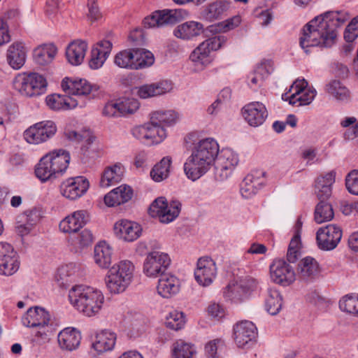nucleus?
<instances>
[{
  "instance_id": "13d9d810",
  "label": "nucleus",
  "mask_w": 358,
  "mask_h": 358,
  "mask_svg": "<svg viewBox=\"0 0 358 358\" xmlns=\"http://www.w3.org/2000/svg\"><path fill=\"white\" fill-rule=\"evenodd\" d=\"M166 200L164 197H159L156 199L150 206L148 213L150 216L155 217L161 216L164 208L166 207Z\"/></svg>"
},
{
  "instance_id": "e433bc0d",
  "label": "nucleus",
  "mask_w": 358,
  "mask_h": 358,
  "mask_svg": "<svg viewBox=\"0 0 358 358\" xmlns=\"http://www.w3.org/2000/svg\"><path fill=\"white\" fill-rule=\"evenodd\" d=\"M230 1L217 0L208 4L202 12L203 17L208 21L219 20L228 11Z\"/></svg>"
},
{
  "instance_id": "aec40b11",
  "label": "nucleus",
  "mask_w": 358,
  "mask_h": 358,
  "mask_svg": "<svg viewBox=\"0 0 358 358\" xmlns=\"http://www.w3.org/2000/svg\"><path fill=\"white\" fill-rule=\"evenodd\" d=\"M308 86V82L305 79L296 80L291 86L289 91H294L289 98V103L291 105H295L299 103V106H306L310 104L316 96L315 89H308L302 95L299 94L305 90Z\"/></svg>"
},
{
  "instance_id": "f03ea898",
  "label": "nucleus",
  "mask_w": 358,
  "mask_h": 358,
  "mask_svg": "<svg viewBox=\"0 0 358 358\" xmlns=\"http://www.w3.org/2000/svg\"><path fill=\"white\" fill-rule=\"evenodd\" d=\"M218 153L219 145L214 139L201 140L184 164V171L187 178L196 180L201 177L215 162Z\"/></svg>"
},
{
  "instance_id": "09e8293b",
  "label": "nucleus",
  "mask_w": 358,
  "mask_h": 358,
  "mask_svg": "<svg viewBox=\"0 0 358 358\" xmlns=\"http://www.w3.org/2000/svg\"><path fill=\"white\" fill-rule=\"evenodd\" d=\"M196 354L194 345L179 341L174 345L172 358H196Z\"/></svg>"
},
{
  "instance_id": "864d4df0",
  "label": "nucleus",
  "mask_w": 358,
  "mask_h": 358,
  "mask_svg": "<svg viewBox=\"0 0 358 358\" xmlns=\"http://www.w3.org/2000/svg\"><path fill=\"white\" fill-rule=\"evenodd\" d=\"M185 324V315L182 312L171 311L166 318L165 324L170 329L178 331L184 327Z\"/></svg>"
},
{
  "instance_id": "0eeeda50",
  "label": "nucleus",
  "mask_w": 358,
  "mask_h": 358,
  "mask_svg": "<svg viewBox=\"0 0 358 358\" xmlns=\"http://www.w3.org/2000/svg\"><path fill=\"white\" fill-rule=\"evenodd\" d=\"M258 281L250 276L241 278L236 283L229 284L223 292L224 297L231 303L238 304L247 300L257 289Z\"/></svg>"
},
{
  "instance_id": "0e129e2a",
  "label": "nucleus",
  "mask_w": 358,
  "mask_h": 358,
  "mask_svg": "<svg viewBox=\"0 0 358 358\" xmlns=\"http://www.w3.org/2000/svg\"><path fill=\"white\" fill-rule=\"evenodd\" d=\"M64 103L63 95L55 94L46 97V103L52 110H64Z\"/></svg>"
},
{
  "instance_id": "69168bd1",
  "label": "nucleus",
  "mask_w": 358,
  "mask_h": 358,
  "mask_svg": "<svg viewBox=\"0 0 358 358\" xmlns=\"http://www.w3.org/2000/svg\"><path fill=\"white\" fill-rule=\"evenodd\" d=\"M102 114L107 117H118L120 110L117 101H109L103 108Z\"/></svg>"
},
{
  "instance_id": "c756f323",
  "label": "nucleus",
  "mask_w": 358,
  "mask_h": 358,
  "mask_svg": "<svg viewBox=\"0 0 358 358\" xmlns=\"http://www.w3.org/2000/svg\"><path fill=\"white\" fill-rule=\"evenodd\" d=\"M57 178L66 171L70 162V155L64 150H53L46 155Z\"/></svg>"
},
{
  "instance_id": "2f4dec72",
  "label": "nucleus",
  "mask_w": 358,
  "mask_h": 358,
  "mask_svg": "<svg viewBox=\"0 0 358 358\" xmlns=\"http://www.w3.org/2000/svg\"><path fill=\"white\" fill-rule=\"evenodd\" d=\"M132 196L133 190L129 186L120 185L108 193L104 201L108 206H115L129 201Z\"/></svg>"
},
{
  "instance_id": "a18cd8bd",
  "label": "nucleus",
  "mask_w": 358,
  "mask_h": 358,
  "mask_svg": "<svg viewBox=\"0 0 358 358\" xmlns=\"http://www.w3.org/2000/svg\"><path fill=\"white\" fill-rule=\"evenodd\" d=\"M48 160V157L45 155L41 159L35 169L36 177L42 182L57 178L55 171L52 170V166Z\"/></svg>"
},
{
  "instance_id": "4d7b16f0",
  "label": "nucleus",
  "mask_w": 358,
  "mask_h": 358,
  "mask_svg": "<svg viewBox=\"0 0 358 358\" xmlns=\"http://www.w3.org/2000/svg\"><path fill=\"white\" fill-rule=\"evenodd\" d=\"M41 217L40 211L34 208L30 210H27L22 215L19 216L18 222H24L29 224V226L33 227L39 222Z\"/></svg>"
},
{
  "instance_id": "bf43d9fd",
  "label": "nucleus",
  "mask_w": 358,
  "mask_h": 358,
  "mask_svg": "<svg viewBox=\"0 0 358 358\" xmlns=\"http://www.w3.org/2000/svg\"><path fill=\"white\" fill-rule=\"evenodd\" d=\"M358 36V15L354 17L347 26L344 32L346 42H353Z\"/></svg>"
},
{
  "instance_id": "338daca9",
  "label": "nucleus",
  "mask_w": 358,
  "mask_h": 358,
  "mask_svg": "<svg viewBox=\"0 0 358 358\" xmlns=\"http://www.w3.org/2000/svg\"><path fill=\"white\" fill-rule=\"evenodd\" d=\"M76 238L78 243L81 247H85L90 245L93 241V234L90 229H84L78 234H77Z\"/></svg>"
},
{
  "instance_id": "473e14b6",
  "label": "nucleus",
  "mask_w": 358,
  "mask_h": 358,
  "mask_svg": "<svg viewBox=\"0 0 358 358\" xmlns=\"http://www.w3.org/2000/svg\"><path fill=\"white\" fill-rule=\"evenodd\" d=\"M116 334L113 331L104 329L97 333L95 341L92 343V348L98 353H103L112 350L115 345Z\"/></svg>"
},
{
  "instance_id": "052dcab7",
  "label": "nucleus",
  "mask_w": 358,
  "mask_h": 358,
  "mask_svg": "<svg viewBox=\"0 0 358 358\" xmlns=\"http://www.w3.org/2000/svg\"><path fill=\"white\" fill-rule=\"evenodd\" d=\"M345 186L350 193L355 195H358L357 170H353L348 174L345 178Z\"/></svg>"
},
{
  "instance_id": "680f3d73",
  "label": "nucleus",
  "mask_w": 358,
  "mask_h": 358,
  "mask_svg": "<svg viewBox=\"0 0 358 358\" xmlns=\"http://www.w3.org/2000/svg\"><path fill=\"white\" fill-rule=\"evenodd\" d=\"M358 297L352 295H346L343 297L339 301V308L342 311L352 313L355 312L356 307V302Z\"/></svg>"
},
{
  "instance_id": "ddd939ff",
  "label": "nucleus",
  "mask_w": 358,
  "mask_h": 358,
  "mask_svg": "<svg viewBox=\"0 0 358 358\" xmlns=\"http://www.w3.org/2000/svg\"><path fill=\"white\" fill-rule=\"evenodd\" d=\"M182 9L157 10L143 20L145 28L162 27L176 24L182 17Z\"/></svg>"
},
{
  "instance_id": "dca6fc26",
  "label": "nucleus",
  "mask_w": 358,
  "mask_h": 358,
  "mask_svg": "<svg viewBox=\"0 0 358 358\" xmlns=\"http://www.w3.org/2000/svg\"><path fill=\"white\" fill-rule=\"evenodd\" d=\"M90 187L88 180L84 176L69 178L60 185L62 194L71 200H75L84 195Z\"/></svg>"
},
{
  "instance_id": "2eb2a0df",
  "label": "nucleus",
  "mask_w": 358,
  "mask_h": 358,
  "mask_svg": "<svg viewBox=\"0 0 358 358\" xmlns=\"http://www.w3.org/2000/svg\"><path fill=\"white\" fill-rule=\"evenodd\" d=\"M216 157L215 175L220 180H225L238 164V156L230 149H223Z\"/></svg>"
},
{
  "instance_id": "e2e57ef3",
  "label": "nucleus",
  "mask_w": 358,
  "mask_h": 358,
  "mask_svg": "<svg viewBox=\"0 0 358 358\" xmlns=\"http://www.w3.org/2000/svg\"><path fill=\"white\" fill-rule=\"evenodd\" d=\"M221 339L209 341L205 346V353L207 358H218V350L222 345Z\"/></svg>"
},
{
  "instance_id": "412c9836",
  "label": "nucleus",
  "mask_w": 358,
  "mask_h": 358,
  "mask_svg": "<svg viewBox=\"0 0 358 358\" xmlns=\"http://www.w3.org/2000/svg\"><path fill=\"white\" fill-rule=\"evenodd\" d=\"M113 231L118 238L131 242L141 236L142 228L136 222L122 220L114 224Z\"/></svg>"
},
{
  "instance_id": "603ef678",
  "label": "nucleus",
  "mask_w": 358,
  "mask_h": 358,
  "mask_svg": "<svg viewBox=\"0 0 358 358\" xmlns=\"http://www.w3.org/2000/svg\"><path fill=\"white\" fill-rule=\"evenodd\" d=\"M259 184L253 175H248L241 185L240 192L242 196L245 199L251 198L257 192L258 188L257 185Z\"/></svg>"
},
{
  "instance_id": "6ab92c4d",
  "label": "nucleus",
  "mask_w": 358,
  "mask_h": 358,
  "mask_svg": "<svg viewBox=\"0 0 358 358\" xmlns=\"http://www.w3.org/2000/svg\"><path fill=\"white\" fill-rule=\"evenodd\" d=\"M257 334L255 325L248 320L238 322L234 327V338L238 348L253 343Z\"/></svg>"
},
{
  "instance_id": "5fc2aeb1",
  "label": "nucleus",
  "mask_w": 358,
  "mask_h": 358,
  "mask_svg": "<svg viewBox=\"0 0 358 358\" xmlns=\"http://www.w3.org/2000/svg\"><path fill=\"white\" fill-rule=\"evenodd\" d=\"M268 74L269 72L265 66L262 64L257 66L255 71L248 77V79H250V87L254 89L261 87Z\"/></svg>"
},
{
  "instance_id": "b1692460",
  "label": "nucleus",
  "mask_w": 358,
  "mask_h": 358,
  "mask_svg": "<svg viewBox=\"0 0 358 358\" xmlns=\"http://www.w3.org/2000/svg\"><path fill=\"white\" fill-rule=\"evenodd\" d=\"M172 90V84L168 80H162L137 87V95L141 99H148L164 94Z\"/></svg>"
},
{
  "instance_id": "a878e982",
  "label": "nucleus",
  "mask_w": 358,
  "mask_h": 358,
  "mask_svg": "<svg viewBox=\"0 0 358 358\" xmlns=\"http://www.w3.org/2000/svg\"><path fill=\"white\" fill-rule=\"evenodd\" d=\"M336 172L331 171L324 176H319L315 180V191L317 199L327 201L331 195V187L335 182Z\"/></svg>"
},
{
  "instance_id": "bb28decb",
  "label": "nucleus",
  "mask_w": 358,
  "mask_h": 358,
  "mask_svg": "<svg viewBox=\"0 0 358 358\" xmlns=\"http://www.w3.org/2000/svg\"><path fill=\"white\" fill-rule=\"evenodd\" d=\"M57 341L62 350L73 351L79 346L81 334L75 328H65L59 333Z\"/></svg>"
},
{
  "instance_id": "c85d7f7f",
  "label": "nucleus",
  "mask_w": 358,
  "mask_h": 358,
  "mask_svg": "<svg viewBox=\"0 0 358 358\" xmlns=\"http://www.w3.org/2000/svg\"><path fill=\"white\" fill-rule=\"evenodd\" d=\"M86 212L78 210L66 217L59 223V229L65 233L76 234L87 222Z\"/></svg>"
},
{
  "instance_id": "423d86ee",
  "label": "nucleus",
  "mask_w": 358,
  "mask_h": 358,
  "mask_svg": "<svg viewBox=\"0 0 358 358\" xmlns=\"http://www.w3.org/2000/svg\"><path fill=\"white\" fill-rule=\"evenodd\" d=\"M13 85L22 95L29 97L44 94L47 88L45 78L37 73L20 74L15 78Z\"/></svg>"
},
{
  "instance_id": "6e6d98bb",
  "label": "nucleus",
  "mask_w": 358,
  "mask_h": 358,
  "mask_svg": "<svg viewBox=\"0 0 358 358\" xmlns=\"http://www.w3.org/2000/svg\"><path fill=\"white\" fill-rule=\"evenodd\" d=\"M117 102L120 116L133 114L139 108V103L135 99H126Z\"/></svg>"
},
{
  "instance_id": "de8ad7c7",
  "label": "nucleus",
  "mask_w": 358,
  "mask_h": 358,
  "mask_svg": "<svg viewBox=\"0 0 358 358\" xmlns=\"http://www.w3.org/2000/svg\"><path fill=\"white\" fill-rule=\"evenodd\" d=\"M150 120L153 124H158L165 128L176 122L177 115L173 110L155 111L151 114Z\"/></svg>"
},
{
  "instance_id": "20e7f679",
  "label": "nucleus",
  "mask_w": 358,
  "mask_h": 358,
  "mask_svg": "<svg viewBox=\"0 0 358 358\" xmlns=\"http://www.w3.org/2000/svg\"><path fill=\"white\" fill-rule=\"evenodd\" d=\"M134 271V266L129 260L115 264L109 268L105 278L107 289L113 294L124 292L131 282Z\"/></svg>"
},
{
  "instance_id": "49530a36",
  "label": "nucleus",
  "mask_w": 358,
  "mask_h": 358,
  "mask_svg": "<svg viewBox=\"0 0 358 358\" xmlns=\"http://www.w3.org/2000/svg\"><path fill=\"white\" fill-rule=\"evenodd\" d=\"M327 90L329 94L339 101H348L350 98L349 90L343 85L339 80H332L327 86Z\"/></svg>"
},
{
  "instance_id": "7c9ffc66",
  "label": "nucleus",
  "mask_w": 358,
  "mask_h": 358,
  "mask_svg": "<svg viewBox=\"0 0 358 358\" xmlns=\"http://www.w3.org/2000/svg\"><path fill=\"white\" fill-rule=\"evenodd\" d=\"M57 178L66 171L70 162V155L64 150H53L46 155Z\"/></svg>"
},
{
  "instance_id": "58836bf2",
  "label": "nucleus",
  "mask_w": 358,
  "mask_h": 358,
  "mask_svg": "<svg viewBox=\"0 0 358 358\" xmlns=\"http://www.w3.org/2000/svg\"><path fill=\"white\" fill-rule=\"evenodd\" d=\"M298 275L303 280H311L319 272V265L317 261L310 257L303 258L298 264Z\"/></svg>"
},
{
  "instance_id": "37998d69",
  "label": "nucleus",
  "mask_w": 358,
  "mask_h": 358,
  "mask_svg": "<svg viewBox=\"0 0 358 358\" xmlns=\"http://www.w3.org/2000/svg\"><path fill=\"white\" fill-rule=\"evenodd\" d=\"M334 212L332 205L327 201L321 200L315 208L314 219L318 224L331 220L334 218Z\"/></svg>"
},
{
  "instance_id": "3c124183",
  "label": "nucleus",
  "mask_w": 358,
  "mask_h": 358,
  "mask_svg": "<svg viewBox=\"0 0 358 358\" xmlns=\"http://www.w3.org/2000/svg\"><path fill=\"white\" fill-rule=\"evenodd\" d=\"M180 210L181 203L178 201H172L169 204H166V207L159 217V221L162 223L172 222L179 215Z\"/></svg>"
},
{
  "instance_id": "9b49d317",
  "label": "nucleus",
  "mask_w": 358,
  "mask_h": 358,
  "mask_svg": "<svg viewBox=\"0 0 358 358\" xmlns=\"http://www.w3.org/2000/svg\"><path fill=\"white\" fill-rule=\"evenodd\" d=\"M19 268L18 255L13 245L7 242H0V275L11 276Z\"/></svg>"
},
{
  "instance_id": "ea45409f",
  "label": "nucleus",
  "mask_w": 358,
  "mask_h": 358,
  "mask_svg": "<svg viewBox=\"0 0 358 358\" xmlns=\"http://www.w3.org/2000/svg\"><path fill=\"white\" fill-rule=\"evenodd\" d=\"M94 262L101 268H108L111 263L112 249L105 241L100 242L94 247Z\"/></svg>"
},
{
  "instance_id": "79ce46f5",
  "label": "nucleus",
  "mask_w": 358,
  "mask_h": 358,
  "mask_svg": "<svg viewBox=\"0 0 358 358\" xmlns=\"http://www.w3.org/2000/svg\"><path fill=\"white\" fill-rule=\"evenodd\" d=\"M282 296L277 289H268L265 299V308L266 311L272 315L278 313L282 308Z\"/></svg>"
},
{
  "instance_id": "1a4fd4ad",
  "label": "nucleus",
  "mask_w": 358,
  "mask_h": 358,
  "mask_svg": "<svg viewBox=\"0 0 358 358\" xmlns=\"http://www.w3.org/2000/svg\"><path fill=\"white\" fill-rule=\"evenodd\" d=\"M169 255L161 251L149 252L144 260L143 273L149 278H157L166 273L171 265Z\"/></svg>"
},
{
  "instance_id": "9d476101",
  "label": "nucleus",
  "mask_w": 358,
  "mask_h": 358,
  "mask_svg": "<svg viewBox=\"0 0 358 358\" xmlns=\"http://www.w3.org/2000/svg\"><path fill=\"white\" fill-rule=\"evenodd\" d=\"M57 127L52 121H42L29 127L24 132V138L31 144H39L47 141L55 136Z\"/></svg>"
},
{
  "instance_id": "c03bdc74",
  "label": "nucleus",
  "mask_w": 358,
  "mask_h": 358,
  "mask_svg": "<svg viewBox=\"0 0 358 358\" xmlns=\"http://www.w3.org/2000/svg\"><path fill=\"white\" fill-rule=\"evenodd\" d=\"M146 144L153 145L162 142L166 137L165 128L158 124H153L152 120L148 122Z\"/></svg>"
},
{
  "instance_id": "a19ab883",
  "label": "nucleus",
  "mask_w": 358,
  "mask_h": 358,
  "mask_svg": "<svg viewBox=\"0 0 358 358\" xmlns=\"http://www.w3.org/2000/svg\"><path fill=\"white\" fill-rule=\"evenodd\" d=\"M123 171L120 165L108 167L103 172L101 178L100 185L103 187H108L120 182L122 179Z\"/></svg>"
},
{
  "instance_id": "8fccbe9b",
  "label": "nucleus",
  "mask_w": 358,
  "mask_h": 358,
  "mask_svg": "<svg viewBox=\"0 0 358 358\" xmlns=\"http://www.w3.org/2000/svg\"><path fill=\"white\" fill-rule=\"evenodd\" d=\"M171 163V160L169 157H164L150 171L152 178L156 182H160L166 178L169 173Z\"/></svg>"
},
{
  "instance_id": "7ed1b4c3",
  "label": "nucleus",
  "mask_w": 358,
  "mask_h": 358,
  "mask_svg": "<svg viewBox=\"0 0 358 358\" xmlns=\"http://www.w3.org/2000/svg\"><path fill=\"white\" fill-rule=\"evenodd\" d=\"M69 299L78 311L87 317L97 315L104 303V296L100 290L82 285L69 290Z\"/></svg>"
},
{
  "instance_id": "6e6552de",
  "label": "nucleus",
  "mask_w": 358,
  "mask_h": 358,
  "mask_svg": "<svg viewBox=\"0 0 358 358\" xmlns=\"http://www.w3.org/2000/svg\"><path fill=\"white\" fill-rule=\"evenodd\" d=\"M227 41L224 36H217L201 43L190 55V59L196 65L206 66L213 61L211 53L219 50Z\"/></svg>"
},
{
  "instance_id": "c9c22d12",
  "label": "nucleus",
  "mask_w": 358,
  "mask_h": 358,
  "mask_svg": "<svg viewBox=\"0 0 358 358\" xmlns=\"http://www.w3.org/2000/svg\"><path fill=\"white\" fill-rule=\"evenodd\" d=\"M63 90L68 94L83 96L89 94L92 90V85L86 80H71L64 79L62 82Z\"/></svg>"
},
{
  "instance_id": "4c0bfd02",
  "label": "nucleus",
  "mask_w": 358,
  "mask_h": 358,
  "mask_svg": "<svg viewBox=\"0 0 358 358\" xmlns=\"http://www.w3.org/2000/svg\"><path fill=\"white\" fill-rule=\"evenodd\" d=\"M57 52V48L53 43L39 45L34 51L35 62L39 65H46L51 63Z\"/></svg>"
},
{
  "instance_id": "cd10ccee",
  "label": "nucleus",
  "mask_w": 358,
  "mask_h": 358,
  "mask_svg": "<svg viewBox=\"0 0 358 358\" xmlns=\"http://www.w3.org/2000/svg\"><path fill=\"white\" fill-rule=\"evenodd\" d=\"M157 289L162 297L170 298L179 292L180 281L175 275L165 273L160 276Z\"/></svg>"
},
{
  "instance_id": "393cba45",
  "label": "nucleus",
  "mask_w": 358,
  "mask_h": 358,
  "mask_svg": "<svg viewBox=\"0 0 358 358\" xmlns=\"http://www.w3.org/2000/svg\"><path fill=\"white\" fill-rule=\"evenodd\" d=\"M27 53L26 48L22 43H13L7 50L6 60L8 65L15 70L21 69L26 62Z\"/></svg>"
},
{
  "instance_id": "f704fd0d",
  "label": "nucleus",
  "mask_w": 358,
  "mask_h": 358,
  "mask_svg": "<svg viewBox=\"0 0 358 358\" xmlns=\"http://www.w3.org/2000/svg\"><path fill=\"white\" fill-rule=\"evenodd\" d=\"M87 44L85 41H75L71 42L66 48V57L68 62L74 66L80 64L85 58Z\"/></svg>"
},
{
  "instance_id": "a211bd4d",
  "label": "nucleus",
  "mask_w": 358,
  "mask_h": 358,
  "mask_svg": "<svg viewBox=\"0 0 358 358\" xmlns=\"http://www.w3.org/2000/svg\"><path fill=\"white\" fill-rule=\"evenodd\" d=\"M245 121L251 127H259L265 122L268 117V110L264 103L254 101L246 104L242 109Z\"/></svg>"
},
{
  "instance_id": "72a5a7b5",
  "label": "nucleus",
  "mask_w": 358,
  "mask_h": 358,
  "mask_svg": "<svg viewBox=\"0 0 358 358\" xmlns=\"http://www.w3.org/2000/svg\"><path fill=\"white\" fill-rule=\"evenodd\" d=\"M203 31V25L199 22L188 21L178 25L173 34L176 37L183 40H189L199 36Z\"/></svg>"
},
{
  "instance_id": "774afa93",
  "label": "nucleus",
  "mask_w": 358,
  "mask_h": 358,
  "mask_svg": "<svg viewBox=\"0 0 358 358\" xmlns=\"http://www.w3.org/2000/svg\"><path fill=\"white\" fill-rule=\"evenodd\" d=\"M147 130H148V123L144 124L143 125H139L137 127H135L132 129L131 132L133 136L143 142L144 143H146L147 141Z\"/></svg>"
},
{
  "instance_id": "4be33fe9",
  "label": "nucleus",
  "mask_w": 358,
  "mask_h": 358,
  "mask_svg": "<svg viewBox=\"0 0 358 358\" xmlns=\"http://www.w3.org/2000/svg\"><path fill=\"white\" fill-rule=\"evenodd\" d=\"M50 320L49 313L39 307L30 308L22 317L23 324L32 328L45 329Z\"/></svg>"
},
{
  "instance_id": "f3484780",
  "label": "nucleus",
  "mask_w": 358,
  "mask_h": 358,
  "mask_svg": "<svg viewBox=\"0 0 358 358\" xmlns=\"http://www.w3.org/2000/svg\"><path fill=\"white\" fill-rule=\"evenodd\" d=\"M216 274L217 267L211 258L203 257L198 259L194 277L199 285L203 287L210 285L215 278Z\"/></svg>"
},
{
  "instance_id": "f257e3e1",
  "label": "nucleus",
  "mask_w": 358,
  "mask_h": 358,
  "mask_svg": "<svg viewBox=\"0 0 358 358\" xmlns=\"http://www.w3.org/2000/svg\"><path fill=\"white\" fill-rule=\"evenodd\" d=\"M350 19L345 11H328L315 17L302 29L300 45L306 50L309 47L330 48L337 38V29Z\"/></svg>"
},
{
  "instance_id": "5701e85b",
  "label": "nucleus",
  "mask_w": 358,
  "mask_h": 358,
  "mask_svg": "<svg viewBox=\"0 0 358 358\" xmlns=\"http://www.w3.org/2000/svg\"><path fill=\"white\" fill-rule=\"evenodd\" d=\"M113 44L110 41L103 40L98 42L91 51V59L89 66L92 69H98L103 66L108 57Z\"/></svg>"
},
{
  "instance_id": "4468645a",
  "label": "nucleus",
  "mask_w": 358,
  "mask_h": 358,
  "mask_svg": "<svg viewBox=\"0 0 358 358\" xmlns=\"http://www.w3.org/2000/svg\"><path fill=\"white\" fill-rule=\"evenodd\" d=\"M342 234L341 228L336 224L320 228L316 234L319 248L326 251L334 250L341 241Z\"/></svg>"
},
{
  "instance_id": "f8f14e48",
  "label": "nucleus",
  "mask_w": 358,
  "mask_h": 358,
  "mask_svg": "<svg viewBox=\"0 0 358 358\" xmlns=\"http://www.w3.org/2000/svg\"><path fill=\"white\" fill-rule=\"evenodd\" d=\"M271 280L282 286H289L296 279L293 268L284 259H275L270 265Z\"/></svg>"
},
{
  "instance_id": "39448f33",
  "label": "nucleus",
  "mask_w": 358,
  "mask_h": 358,
  "mask_svg": "<svg viewBox=\"0 0 358 358\" xmlns=\"http://www.w3.org/2000/svg\"><path fill=\"white\" fill-rule=\"evenodd\" d=\"M153 54L145 49L131 48L117 53L114 63L122 69L137 70L148 67L154 63Z\"/></svg>"
}]
</instances>
